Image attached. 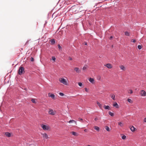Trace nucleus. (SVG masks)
<instances>
[{"label": "nucleus", "instance_id": "obj_1", "mask_svg": "<svg viewBox=\"0 0 146 146\" xmlns=\"http://www.w3.org/2000/svg\"><path fill=\"white\" fill-rule=\"evenodd\" d=\"M59 81L63 84L67 85L68 83L66 80L63 78H60L59 79Z\"/></svg>", "mask_w": 146, "mask_h": 146}, {"label": "nucleus", "instance_id": "obj_29", "mask_svg": "<svg viewBox=\"0 0 146 146\" xmlns=\"http://www.w3.org/2000/svg\"><path fill=\"white\" fill-rule=\"evenodd\" d=\"M121 138L122 139H126V136L125 135H123L122 136Z\"/></svg>", "mask_w": 146, "mask_h": 146}, {"label": "nucleus", "instance_id": "obj_38", "mask_svg": "<svg viewBox=\"0 0 146 146\" xmlns=\"http://www.w3.org/2000/svg\"><path fill=\"white\" fill-rule=\"evenodd\" d=\"M68 59L69 60H72V58L71 57H68Z\"/></svg>", "mask_w": 146, "mask_h": 146}, {"label": "nucleus", "instance_id": "obj_3", "mask_svg": "<svg viewBox=\"0 0 146 146\" xmlns=\"http://www.w3.org/2000/svg\"><path fill=\"white\" fill-rule=\"evenodd\" d=\"M41 126L42 129L44 130H48L50 129V127L48 126L43 124L41 125Z\"/></svg>", "mask_w": 146, "mask_h": 146}, {"label": "nucleus", "instance_id": "obj_31", "mask_svg": "<svg viewBox=\"0 0 146 146\" xmlns=\"http://www.w3.org/2000/svg\"><path fill=\"white\" fill-rule=\"evenodd\" d=\"M138 48L139 49H141L142 48L141 46L140 45H138Z\"/></svg>", "mask_w": 146, "mask_h": 146}, {"label": "nucleus", "instance_id": "obj_28", "mask_svg": "<svg viewBox=\"0 0 146 146\" xmlns=\"http://www.w3.org/2000/svg\"><path fill=\"white\" fill-rule=\"evenodd\" d=\"M127 101H128L129 102V103H132V100H131V99H127Z\"/></svg>", "mask_w": 146, "mask_h": 146}, {"label": "nucleus", "instance_id": "obj_30", "mask_svg": "<svg viewBox=\"0 0 146 146\" xmlns=\"http://www.w3.org/2000/svg\"><path fill=\"white\" fill-rule=\"evenodd\" d=\"M87 66H85L83 68V70H85L87 68Z\"/></svg>", "mask_w": 146, "mask_h": 146}, {"label": "nucleus", "instance_id": "obj_17", "mask_svg": "<svg viewBox=\"0 0 146 146\" xmlns=\"http://www.w3.org/2000/svg\"><path fill=\"white\" fill-rule=\"evenodd\" d=\"M130 129L132 131L134 132L135 131V130L136 129V128H135L133 126H132L130 128Z\"/></svg>", "mask_w": 146, "mask_h": 146}, {"label": "nucleus", "instance_id": "obj_44", "mask_svg": "<svg viewBox=\"0 0 146 146\" xmlns=\"http://www.w3.org/2000/svg\"><path fill=\"white\" fill-rule=\"evenodd\" d=\"M29 42V41H27V42H26V43H25V44H27Z\"/></svg>", "mask_w": 146, "mask_h": 146}, {"label": "nucleus", "instance_id": "obj_6", "mask_svg": "<svg viewBox=\"0 0 146 146\" xmlns=\"http://www.w3.org/2000/svg\"><path fill=\"white\" fill-rule=\"evenodd\" d=\"M146 92L144 90H141L140 92V94L142 96H146Z\"/></svg>", "mask_w": 146, "mask_h": 146}, {"label": "nucleus", "instance_id": "obj_39", "mask_svg": "<svg viewBox=\"0 0 146 146\" xmlns=\"http://www.w3.org/2000/svg\"><path fill=\"white\" fill-rule=\"evenodd\" d=\"M34 60V59H33V58H31V61H33Z\"/></svg>", "mask_w": 146, "mask_h": 146}, {"label": "nucleus", "instance_id": "obj_9", "mask_svg": "<svg viewBox=\"0 0 146 146\" xmlns=\"http://www.w3.org/2000/svg\"><path fill=\"white\" fill-rule=\"evenodd\" d=\"M110 96L111 98L114 100H115V96L113 94H111L110 95Z\"/></svg>", "mask_w": 146, "mask_h": 146}, {"label": "nucleus", "instance_id": "obj_26", "mask_svg": "<svg viewBox=\"0 0 146 146\" xmlns=\"http://www.w3.org/2000/svg\"><path fill=\"white\" fill-rule=\"evenodd\" d=\"M118 124L121 127H122L123 126V123L121 122H119L118 123Z\"/></svg>", "mask_w": 146, "mask_h": 146}, {"label": "nucleus", "instance_id": "obj_34", "mask_svg": "<svg viewBox=\"0 0 146 146\" xmlns=\"http://www.w3.org/2000/svg\"><path fill=\"white\" fill-rule=\"evenodd\" d=\"M59 94L61 96H64V94L62 93H61V92Z\"/></svg>", "mask_w": 146, "mask_h": 146}, {"label": "nucleus", "instance_id": "obj_24", "mask_svg": "<svg viewBox=\"0 0 146 146\" xmlns=\"http://www.w3.org/2000/svg\"><path fill=\"white\" fill-rule=\"evenodd\" d=\"M125 35L126 36H129V33H128L127 31H125Z\"/></svg>", "mask_w": 146, "mask_h": 146}, {"label": "nucleus", "instance_id": "obj_7", "mask_svg": "<svg viewBox=\"0 0 146 146\" xmlns=\"http://www.w3.org/2000/svg\"><path fill=\"white\" fill-rule=\"evenodd\" d=\"M104 65L109 69H111L113 67L112 65L111 64L109 63L105 64Z\"/></svg>", "mask_w": 146, "mask_h": 146}, {"label": "nucleus", "instance_id": "obj_22", "mask_svg": "<svg viewBox=\"0 0 146 146\" xmlns=\"http://www.w3.org/2000/svg\"><path fill=\"white\" fill-rule=\"evenodd\" d=\"M105 129L108 131H110L109 128L108 126H106L105 127Z\"/></svg>", "mask_w": 146, "mask_h": 146}, {"label": "nucleus", "instance_id": "obj_46", "mask_svg": "<svg viewBox=\"0 0 146 146\" xmlns=\"http://www.w3.org/2000/svg\"><path fill=\"white\" fill-rule=\"evenodd\" d=\"M85 44L86 45L87 44V43L86 42H85Z\"/></svg>", "mask_w": 146, "mask_h": 146}, {"label": "nucleus", "instance_id": "obj_35", "mask_svg": "<svg viewBox=\"0 0 146 146\" xmlns=\"http://www.w3.org/2000/svg\"><path fill=\"white\" fill-rule=\"evenodd\" d=\"M131 42H136V40L135 39H132L131 40Z\"/></svg>", "mask_w": 146, "mask_h": 146}, {"label": "nucleus", "instance_id": "obj_16", "mask_svg": "<svg viewBox=\"0 0 146 146\" xmlns=\"http://www.w3.org/2000/svg\"><path fill=\"white\" fill-rule=\"evenodd\" d=\"M5 135L7 137H10L11 136V134L8 132L5 133Z\"/></svg>", "mask_w": 146, "mask_h": 146}, {"label": "nucleus", "instance_id": "obj_4", "mask_svg": "<svg viewBox=\"0 0 146 146\" xmlns=\"http://www.w3.org/2000/svg\"><path fill=\"white\" fill-rule=\"evenodd\" d=\"M56 113V111H55L53 110L52 109H49L48 113L49 114L52 115H55Z\"/></svg>", "mask_w": 146, "mask_h": 146}, {"label": "nucleus", "instance_id": "obj_32", "mask_svg": "<svg viewBox=\"0 0 146 146\" xmlns=\"http://www.w3.org/2000/svg\"><path fill=\"white\" fill-rule=\"evenodd\" d=\"M52 60L54 61H55V60H56V58L54 56H52Z\"/></svg>", "mask_w": 146, "mask_h": 146}, {"label": "nucleus", "instance_id": "obj_23", "mask_svg": "<svg viewBox=\"0 0 146 146\" xmlns=\"http://www.w3.org/2000/svg\"><path fill=\"white\" fill-rule=\"evenodd\" d=\"M109 114L111 115V116H113L114 115V114L113 113L111 112V111L109 112Z\"/></svg>", "mask_w": 146, "mask_h": 146}, {"label": "nucleus", "instance_id": "obj_10", "mask_svg": "<svg viewBox=\"0 0 146 146\" xmlns=\"http://www.w3.org/2000/svg\"><path fill=\"white\" fill-rule=\"evenodd\" d=\"M89 81L93 84L94 83V80L93 78H89Z\"/></svg>", "mask_w": 146, "mask_h": 146}, {"label": "nucleus", "instance_id": "obj_42", "mask_svg": "<svg viewBox=\"0 0 146 146\" xmlns=\"http://www.w3.org/2000/svg\"><path fill=\"white\" fill-rule=\"evenodd\" d=\"M84 131L85 132H87V129H85L84 130Z\"/></svg>", "mask_w": 146, "mask_h": 146}, {"label": "nucleus", "instance_id": "obj_21", "mask_svg": "<svg viewBox=\"0 0 146 146\" xmlns=\"http://www.w3.org/2000/svg\"><path fill=\"white\" fill-rule=\"evenodd\" d=\"M94 129L97 131H99L100 130V128L96 126L94 127Z\"/></svg>", "mask_w": 146, "mask_h": 146}, {"label": "nucleus", "instance_id": "obj_40", "mask_svg": "<svg viewBox=\"0 0 146 146\" xmlns=\"http://www.w3.org/2000/svg\"><path fill=\"white\" fill-rule=\"evenodd\" d=\"M144 121L146 123V117L144 119Z\"/></svg>", "mask_w": 146, "mask_h": 146}, {"label": "nucleus", "instance_id": "obj_8", "mask_svg": "<svg viewBox=\"0 0 146 146\" xmlns=\"http://www.w3.org/2000/svg\"><path fill=\"white\" fill-rule=\"evenodd\" d=\"M48 96L51 97L53 99H55V96L53 94H51L50 93H49L48 94Z\"/></svg>", "mask_w": 146, "mask_h": 146}, {"label": "nucleus", "instance_id": "obj_15", "mask_svg": "<svg viewBox=\"0 0 146 146\" xmlns=\"http://www.w3.org/2000/svg\"><path fill=\"white\" fill-rule=\"evenodd\" d=\"M74 70L77 73H80V70L78 68H75Z\"/></svg>", "mask_w": 146, "mask_h": 146}, {"label": "nucleus", "instance_id": "obj_14", "mask_svg": "<svg viewBox=\"0 0 146 146\" xmlns=\"http://www.w3.org/2000/svg\"><path fill=\"white\" fill-rule=\"evenodd\" d=\"M113 106L116 108H119L118 104L116 102H115L113 103Z\"/></svg>", "mask_w": 146, "mask_h": 146}, {"label": "nucleus", "instance_id": "obj_33", "mask_svg": "<svg viewBox=\"0 0 146 146\" xmlns=\"http://www.w3.org/2000/svg\"><path fill=\"white\" fill-rule=\"evenodd\" d=\"M78 84L79 85V86L81 87L82 86V83L81 82H79L78 83Z\"/></svg>", "mask_w": 146, "mask_h": 146}, {"label": "nucleus", "instance_id": "obj_37", "mask_svg": "<svg viewBox=\"0 0 146 146\" xmlns=\"http://www.w3.org/2000/svg\"><path fill=\"white\" fill-rule=\"evenodd\" d=\"M98 118L97 117H96L94 119V120L95 121H97V120H98Z\"/></svg>", "mask_w": 146, "mask_h": 146}, {"label": "nucleus", "instance_id": "obj_12", "mask_svg": "<svg viewBox=\"0 0 146 146\" xmlns=\"http://www.w3.org/2000/svg\"><path fill=\"white\" fill-rule=\"evenodd\" d=\"M70 133L72 134V135L75 136H78V134L75 131H72Z\"/></svg>", "mask_w": 146, "mask_h": 146}, {"label": "nucleus", "instance_id": "obj_27", "mask_svg": "<svg viewBox=\"0 0 146 146\" xmlns=\"http://www.w3.org/2000/svg\"><path fill=\"white\" fill-rule=\"evenodd\" d=\"M128 93H130L131 94L133 93V91L132 90H128Z\"/></svg>", "mask_w": 146, "mask_h": 146}, {"label": "nucleus", "instance_id": "obj_20", "mask_svg": "<svg viewBox=\"0 0 146 146\" xmlns=\"http://www.w3.org/2000/svg\"><path fill=\"white\" fill-rule=\"evenodd\" d=\"M55 43V40L54 39H52L50 40V44H54Z\"/></svg>", "mask_w": 146, "mask_h": 146}, {"label": "nucleus", "instance_id": "obj_45", "mask_svg": "<svg viewBox=\"0 0 146 146\" xmlns=\"http://www.w3.org/2000/svg\"><path fill=\"white\" fill-rule=\"evenodd\" d=\"M112 38V36H111V37H110V39H111Z\"/></svg>", "mask_w": 146, "mask_h": 146}, {"label": "nucleus", "instance_id": "obj_36", "mask_svg": "<svg viewBox=\"0 0 146 146\" xmlns=\"http://www.w3.org/2000/svg\"><path fill=\"white\" fill-rule=\"evenodd\" d=\"M58 48H59V49H61V47L60 46V44H58Z\"/></svg>", "mask_w": 146, "mask_h": 146}, {"label": "nucleus", "instance_id": "obj_18", "mask_svg": "<svg viewBox=\"0 0 146 146\" xmlns=\"http://www.w3.org/2000/svg\"><path fill=\"white\" fill-rule=\"evenodd\" d=\"M68 122L69 123H72V122H74L75 123V124L76 125H77V123H76V121H74V120H70Z\"/></svg>", "mask_w": 146, "mask_h": 146}, {"label": "nucleus", "instance_id": "obj_19", "mask_svg": "<svg viewBox=\"0 0 146 146\" xmlns=\"http://www.w3.org/2000/svg\"><path fill=\"white\" fill-rule=\"evenodd\" d=\"M97 103V104H98V105L99 106V107H100V108L101 109H102V104H101L99 102H96Z\"/></svg>", "mask_w": 146, "mask_h": 146}, {"label": "nucleus", "instance_id": "obj_11", "mask_svg": "<svg viewBox=\"0 0 146 146\" xmlns=\"http://www.w3.org/2000/svg\"><path fill=\"white\" fill-rule=\"evenodd\" d=\"M119 68H120L121 70H122L123 71H125L126 69V68L124 66L122 65L119 66Z\"/></svg>", "mask_w": 146, "mask_h": 146}, {"label": "nucleus", "instance_id": "obj_43", "mask_svg": "<svg viewBox=\"0 0 146 146\" xmlns=\"http://www.w3.org/2000/svg\"><path fill=\"white\" fill-rule=\"evenodd\" d=\"M79 119L80 120H80H83V119H81V118H79Z\"/></svg>", "mask_w": 146, "mask_h": 146}, {"label": "nucleus", "instance_id": "obj_2", "mask_svg": "<svg viewBox=\"0 0 146 146\" xmlns=\"http://www.w3.org/2000/svg\"><path fill=\"white\" fill-rule=\"evenodd\" d=\"M19 74V75H21L24 72V68L22 66H21L18 70Z\"/></svg>", "mask_w": 146, "mask_h": 146}, {"label": "nucleus", "instance_id": "obj_5", "mask_svg": "<svg viewBox=\"0 0 146 146\" xmlns=\"http://www.w3.org/2000/svg\"><path fill=\"white\" fill-rule=\"evenodd\" d=\"M41 134L44 139H47L49 138L48 135L46 133H41Z\"/></svg>", "mask_w": 146, "mask_h": 146}, {"label": "nucleus", "instance_id": "obj_41", "mask_svg": "<svg viewBox=\"0 0 146 146\" xmlns=\"http://www.w3.org/2000/svg\"><path fill=\"white\" fill-rule=\"evenodd\" d=\"M85 91L86 92H88V90H87V88H85Z\"/></svg>", "mask_w": 146, "mask_h": 146}, {"label": "nucleus", "instance_id": "obj_13", "mask_svg": "<svg viewBox=\"0 0 146 146\" xmlns=\"http://www.w3.org/2000/svg\"><path fill=\"white\" fill-rule=\"evenodd\" d=\"M104 108L106 110H110V106H106L105 105H104Z\"/></svg>", "mask_w": 146, "mask_h": 146}, {"label": "nucleus", "instance_id": "obj_25", "mask_svg": "<svg viewBox=\"0 0 146 146\" xmlns=\"http://www.w3.org/2000/svg\"><path fill=\"white\" fill-rule=\"evenodd\" d=\"M31 101L34 104H36V102L35 101V99H33L31 100Z\"/></svg>", "mask_w": 146, "mask_h": 146}]
</instances>
